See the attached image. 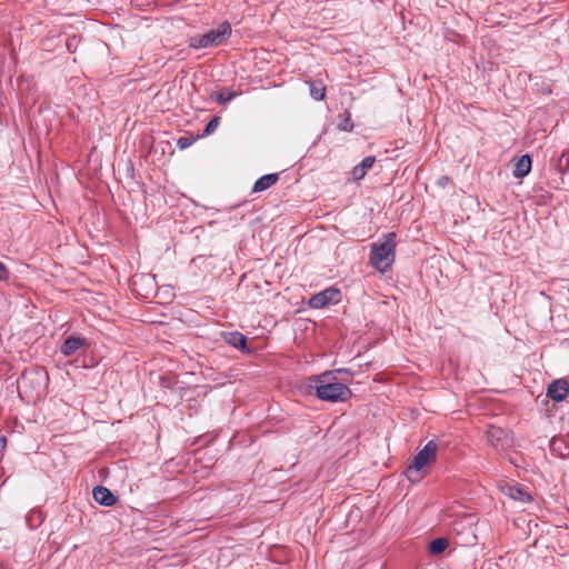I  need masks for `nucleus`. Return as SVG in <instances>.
Segmentation results:
<instances>
[{
  "label": "nucleus",
  "instance_id": "obj_1",
  "mask_svg": "<svg viewBox=\"0 0 569 569\" xmlns=\"http://www.w3.org/2000/svg\"><path fill=\"white\" fill-rule=\"evenodd\" d=\"M396 247L395 232H389L381 240L373 242L369 258L371 266L380 273L389 271L396 259Z\"/></svg>",
  "mask_w": 569,
  "mask_h": 569
},
{
  "label": "nucleus",
  "instance_id": "obj_2",
  "mask_svg": "<svg viewBox=\"0 0 569 569\" xmlns=\"http://www.w3.org/2000/svg\"><path fill=\"white\" fill-rule=\"evenodd\" d=\"M315 382L316 395L325 401H345L351 396V390L332 376L331 372H325L311 378Z\"/></svg>",
  "mask_w": 569,
  "mask_h": 569
},
{
  "label": "nucleus",
  "instance_id": "obj_3",
  "mask_svg": "<svg viewBox=\"0 0 569 569\" xmlns=\"http://www.w3.org/2000/svg\"><path fill=\"white\" fill-rule=\"evenodd\" d=\"M438 445L430 440L412 459L406 469V477L410 482H419L428 473V468L436 461Z\"/></svg>",
  "mask_w": 569,
  "mask_h": 569
},
{
  "label": "nucleus",
  "instance_id": "obj_4",
  "mask_svg": "<svg viewBox=\"0 0 569 569\" xmlns=\"http://www.w3.org/2000/svg\"><path fill=\"white\" fill-rule=\"evenodd\" d=\"M231 36V26L229 22H222L217 29L210 30L204 34L196 36L190 39L189 46L194 49H204L217 47L223 43Z\"/></svg>",
  "mask_w": 569,
  "mask_h": 569
},
{
  "label": "nucleus",
  "instance_id": "obj_5",
  "mask_svg": "<svg viewBox=\"0 0 569 569\" xmlns=\"http://www.w3.org/2000/svg\"><path fill=\"white\" fill-rule=\"evenodd\" d=\"M341 300V292L335 287H329L309 299V306L313 309H321L329 305H336Z\"/></svg>",
  "mask_w": 569,
  "mask_h": 569
},
{
  "label": "nucleus",
  "instance_id": "obj_6",
  "mask_svg": "<svg viewBox=\"0 0 569 569\" xmlns=\"http://www.w3.org/2000/svg\"><path fill=\"white\" fill-rule=\"evenodd\" d=\"M134 291L148 298L156 291V280L151 274H136L132 280Z\"/></svg>",
  "mask_w": 569,
  "mask_h": 569
},
{
  "label": "nucleus",
  "instance_id": "obj_7",
  "mask_svg": "<svg viewBox=\"0 0 569 569\" xmlns=\"http://www.w3.org/2000/svg\"><path fill=\"white\" fill-rule=\"evenodd\" d=\"M487 438L496 450H503L508 443L507 432L499 427H489L487 430Z\"/></svg>",
  "mask_w": 569,
  "mask_h": 569
},
{
  "label": "nucleus",
  "instance_id": "obj_8",
  "mask_svg": "<svg viewBox=\"0 0 569 569\" xmlns=\"http://www.w3.org/2000/svg\"><path fill=\"white\" fill-rule=\"evenodd\" d=\"M569 392V385L565 379L552 381L547 390V396L553 401H562Z\"/></svg>",
  "mask_w": 569,
  "mask_h": 569
},
{
  "label": "nucleus",
  "instance_id": "obj_9",
  "mask_svg": "<svg viewBox=\"0 0 569 569\" xmlns=\"http://www.w3.org/2000/svg\"><path fill=\"white\" fill-rule=\"evenodd\" d=\"M86 346L87 341L84 338L80 336H70L61 345L60 351L63 356L68 357Z\"/></svg>",
  "mask_w": 569,
  "mask_h": 569
},
{
  "label": "nucleus",
  "instance_id": "obj_10",
  "mask_svg": "<svg viewBox=\"0 0 569 569\" xmlns=\"http://www.w3.org/2000/svg\"><path fill=\"white\" fill-rule=\"evenodd\" d=\"M93 499L101 506L110 507L116 503V496L106 487L98 486L93 489Z\"/></svg>",
  "mask_w": 569,
  "mask_h": 569
},
{
  "label": "nucleus",
  "instance_id": "obj_11",
  "mask_svg": "<svg viewBox=\"0 0 569 569\" xmlns=\"http://www.w3.org/2000/svg\"><path fill=\"white\" fill-rule=\"evenodd\" d=\"M375 162H376V158L372 156H369V157H366L365 159H362V161L352 169V171H351L352 179L355 181H360L361 179H363L365 176L367 174V171L372 168Z\"/></svg>",
  "mask_w": 569,
  "mask_h": 569
},
{
  "label": "nucleus",
  "instance_id": "obj_12",
  "mask_svg": "<svg viewBox=\"0 0 569 569\" xmlns=\"http://www.w3.org/2000/svg\"><path fill=\"white\" fill-rule=\"evenodd\" d=\"M531 164L532 161L528 154L521 156L515 164L513 176L520 179L526 177L531 170Z\"/></svg>",
  "mask_w": 569,
  "mask_h": 569
},
{
  "label": "nucleus",
  "instance_id": "obj_13",
  "mask_svg": "<svg viewBox=\"0 0 569 569\" xmlns=\"http://www.w3.org/2000/svg\"><path fill=\"white\" fill-rule=\"evenodd\" d=\"M279 180L278 173H269L260 177L253 184V192H261L272 187Z\"/></svg>",
  "mask_w": 569,
  "mask_h": 569
},
{
  "label": "nucleus",
  "instance_id": "obj_14",
  "mask_svg": "<svg viewBox=\"0 0 569 569\" xmlns=\"http://www.w3.org/2000/svg\"><path fill=\"white\" fill-rule=\"evenodd\" d=\"M224 339L227 343L237 349L243 350L247 347V338L238 331L227 333Z\"/></svg>",
  "mask_w": 569,
  "mask_h": 569
},
{
  "label": "nucleus",
  "instance_id": "obj_15",
  "mask_svg": "<svg viewBox=\"0 0 569 569\" xmlns=\"http://www.w3.org/2000/svg\"><path fill=\"white\" fill-rule=\"evenodd\" d=\"M449 546L447 538L440 537L432 540L428 546V552L432 556L441 555Z\"/></svg>",
  "mask_w": 569,
  "mask_h": 569
},
{
  "label": "nucleus",
  "instance_id": "obj_16",
  "mask_svg": "<svg viewBox=\"0 0 569 569\" xmlns=\"http://www.w3.org/2000/svg\"><path fill=\"white\" fill-rule=\"evenodd\" d=\"M506 495L513 500L527 502L531 499L530 495L518 486H508Z\"/></svg>",
  "mask_w": 569,
  "mask_h": 569
},
{
  "label": "nucleus",
  "instance_id": "obj_17",
  "mask_svg": "<svg viewBox=\"0 0 569 569\" xmlns=\"http://www.w3.org/2000/svg\"><path fill=\"white\" fill-rule=\"evenodd\" d=\"M310 87V96L315 100H323L326 97V86L322 81H307Z\"/></svg>",
  "mask_w": 569,
  "mask_h": 569
},
{
  "label": "nucleus",
  "instance_id": "obj_18",
  "mask_svg": "<svg viewBox=\"0 0 569 569\" xmlns=\"http://www.w3.org/2000/svg\"><path fill=\"white\" fill-rule=\"evenodd\" d=\"M234 98V93L229 90H222L217 94V101L221 104H224L231 101Z\"/></svg>",
  "mask_w": 569,
  "mask_h": 569
},
{
  "label": "nucleus",
  "instance_id": "obj_19",
  "mask_svg": "<svg viewBox=\"0 0 569 569\" xmlns=\"http://www.w3.org/2000/svg\"><path fill=\"white\" fill-rule=\"evenodd\" d=\"M220 123V117H213L204 128L203 136L211 134Z\"/></svg>",
  "mask_w": 569,
  "mask_h": 569
},
{
  "label": "nucleus",
  "instance_id": "obj_20",
  "mask_svg": "<svg viewBox=\"0 0 569 569\" xmlns=\"http://www.w3.org/2000/svg\"><path fill=\"white\" fill-rule=\"evenodd\" d=\"M339 129L342 131H351L353 129V123L350 119V113H346L345 120L339 124Z\"/></svg>",
  "mask_w": 569,
  "mask_h": 569
},
{
  "label": "nucleus",
  "instance_id": "obj_21",
  "mask_svg": "<svg viewBox=\"0 0 569 569\" xmlns=\"http://www.w3.org/2000/svg\"><path fill=\"white\" fill-rule=\"evenodd\" d=\"M191 143H192V141L189 138H186V137H181L177 141V144H178V147L180 149H186V148L190 147Z\"/></svg>",
  "mask_w": 569,
  "mask_h": 569
},
{
  "label": "nucleus",
  "instance_id": "obj_22",
  "mask_svg": "<svg viewBox=\"0 0 569 569\" xmlns=\"http://www.w3.org/2000/svg\"><path fill=\"white\" fill-rule=\"evenodd\" d=\"M449 183H451V179L448 176H441L437 180V186L441 188L447 187Z\"/></svg>",
  "mask_w": 569,
  "mask_h": 569
},
{
  "label": "nucleus",
  "instance_id": "obj_23",
  "mask_svg": "<svg viewBox=\"0 0 569 569\" xmlns=\"http://www.w3.org/2000/svg\"><path fill=\"white\" fill-rule=\"evenodd\" d=\"M9 277V270L7 267L0 261V281L7 280Z\"/></svg>",
  "mask_w": 569,
  "mask_h": 569
},
{
  "label": "nucleus",
  "instance_id": "obj_24",
  "mask_svg": "<svg viewBox=\"0 0 569 569\" xmlns=\"http://www.w3.org/2000/svg\"><path fill=\"white\" fill-rule=\"evenodd\" d=\"M7 446V438L4 436L0 437V455L3 452Z\"/></svg>",
  "mask_w": 569,
  "mask_h": 569
},
{
  "label": "nucleus",
  "instance_id": "obj_25",
  "mask_svg": "<svg viewBox=\"0 0 569 569\" xmlns=\"http://www.w3.org/2000/svg\"><path fill=\"white\" fill-rule=\"evenodd\" d=\"M27 382H28V377L26 375H23L21 378V383L26 385Z\"/></svg>",
  "mask_w": 569,
  "mask_h": 569
}]
</instances>
